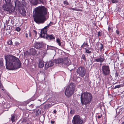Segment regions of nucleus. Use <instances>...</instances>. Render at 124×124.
<instances>
[{"mask_svg": "<svg viewBox=\"0 0 124 124\" xmlns=\"http://www.w3.org/2000/svg\"><path fill=\"white\" fill-rule=\"evenodd\" d=\"M49 25L45 27L43 29L41 30V34L40 35L41 37L46 38L50 40L54 39L55 37L52 35H49L47 34V29L49 27Z\"/></svg>", "mask_w": 124, "mask_h": 124, "instance_id": "obj_5", "label": "nucleus"}, {"mask_svg": "<svg viewBox=\"0 0 124 124\" xmlns=\"http://www.w3.org/2000/svg\"><path fill=\"white\" fill-rule=\"evenodd\" d=\"M91 48H85V53L90 54L91 53Z\"/></svg>", "mask_w": 124, "mask_h": 124, "instance_id": "obj_18", "label": "nucleus"}, {"mask_svg": "<svg viewBox=\"0 0 124 124\" xmlns=\"http://www.w3.org/2000/svg\"><path fill=\"white\" fill-rule=\"evenodd\" d=\"M34 21L38 24L43 23L47 19L45 16L47 14V9L44 6H39L35 8Z\"/></svg>", "mask_w": 124, "mask_h": 124, "instance_id": "obj_2", "label": "nucleus"}, {"mask_svg": "<svg viewBox=\"0 0 124 124\" xmlns=\"http://www.w3.org/2000/svg\"><path fill=\"white\" fill-rule=\"evenodd\" d=\"M3 66V61L1 60H0V68L2 67Z\"/></svg>", "mask_w": 124, "mask_h": 124, "instance_id": "obj_24", "label": "nucleus"}, {"mask_svg": "<svg viewBox=\"0 0 124 124\" xmlns=\"http://www.w3.org/2000/svg\"><path fill=\"white\" fill-rule=\"evenodd\" d=\"M77 72L79 76L83 77L85 76V69L83 67H79L77 69Z\"/></svg>", "mask_w": 124, "mask_h": 124, "instance_id": "obj_8", "label": "nucleus"}, {"mask_svg": "<svg viewBox=\"0 0 124 124\" xmlns=\"http://www.w3.org/2000/svg\"><path fill=\"white\" fill-rule=\"evenodd\" d=\"M83 44L84 46L86 48L88 46V43L87 42H84L83 43Z\"/></svg>", "mask_w": 124, "mask_h": 124, "instance_id": "obj_25", "label": "nucleus"}, {"mask_svg": "<svg viewBox=\"0 0 124 124\" xmlns=\"http://www.w3.org/2000/svg\"><path fill=\"white\" fill-rule=\"evenodd\" d=\"M1 94L0 93V97H1Z\"/></svg>", "mask_w": 124, "mask_h": 124, "instance_id": "obj_48", "label": "nucleus"}, {"mask_svg": "<svg viewBox=\"0 0 124 124\" xmlns=\"http://www.w3.org/2000/svg\"><path fill=\"white\" fill-rule=\"evenodd\" d=\"M44 64L43 63V61L40 60L39 61V67L40 68H42L44 66Z\"/></svg>", "mask_w": 124, "mask_h": 124, "instance_id": "obj_19", "label": "nucleus"}, {"mask_svg": "<svg viewBox=\"0 0 124 124\" xmlns=\"http://www.w3.org/2000/svg\"><path fill=\"white\" fill-rule=\"evenodd\" d=\"M15 3V6L18 7V8L19 7L21 6V4L19 0H16Z\"/></svg>", "mask_w": 124, "mask_h": 124, "instance_id": "obj_17", "label": "nucleus"}, {"mask_svg": "<svg viewBox=\"0 0 124 124\" xmlns=\"http://www.w3.org/2000/svg\"><path fill=\"white\" fill-rule=\"evenodd\" d=\"M121 124H124V121Z\"/></svg>", "mask_w": 124, "mask_h": 124, "instance_id": "obj_47", "label": "nucleus"}, {"mask_svg": "<svg viewBox=\"0 0 124 124\" xmlns=\"http://www.w3.org/2000/svg\"><path fill=\"white\" fill-rule=\"evenodd\" d=\"M105 60V58L104 57L102 56L100 57L99 58H97L95 59V61L97 62H100L101 63H102Z\"/></svg>", "mask_w": 124, "mask_h": 124, "instance_id": "obj_14", "label": "nucleus"}, {"mask_svg": "<svg viewBox=\"0 0 124 124\" xmlns=\"http://www.w3.org/2000/svg\"><path fill=\"white\" fill-rule=\"evenodd\" d=\"M33 31L35 33V36H36V35L37 34V32L35 30H33Z\"/></svg>", "mask_w": 124, "mask_h": 124, "instance_id": "obj_35", "label": "nucleus"}, {"mask_svg": "<svg viewBox=\"0 0 124 124\" xmlns=\"http://www.w3.org/2000/svg\"><path fill=\"white\" fill-rule=\"evenodd\" d=\"M54 65V62L52 61L46 63L45 64V66L47 68L51 67Z\"/></svg>", "mask_w": 124, "mask_h": 124, "instance_id": "obj_16", "label": "nucleus"}, {"mask_svg": "<svg viewBox=\"0 0 124 124\" xmlns=\"http://www.w3.org/2000/svg\"><path fill=\"white\" fill-rule=\"evenodd\" d=\"M16 31H20V29L19 27H17L16 29Z\"/></svg>", "mask_w": 124, "mask_h": 124, "instance_id": "obj_34", "label": "nucleus"}, {"mask_svg": "<svg viewBox=\"0 0 124 124\" xmlns=\"http://www.w3.org/2000/svg\"><path fill=\"white\" fill-rule=\"evenodd\" d=\"M70 113L71 114V111H70Z\"/></svg>", "mask_w": 124, "mask_h": 124, "instance_id": "obj_49", "label": "nucleus"}, {"mask_svg": "<svg viewBox=\"0 0 124 124\" xmlns=\"http://www.w3.org/2000/svg\"><path fill=\"white\" fill-rule=\"evenodd\" d=\"M63 63L68 65L70 64V61L68 57H65L63 58Z\"/></svg>", "mask_w": 124, "mask_h": 124, "instance_id": "obj_12", "label": "nucleus"}, {"mask_svg": "<svg viewBox=\"0 0 124 124\" xmlns=\"http://www.w3.org/2000/svg\"><path fill=\"white\" fill-rule=\"evenodd\" d=\"M121 86L122 85H117L115 86L114 88L115 89V88H119V87H121Z\"/></svg>", "mask_w": 124, "mask_h": 124, "instance_id": "obj_28", "label": "nucleus"}, {"mask_svg": "<svg viewBox=\"0 0 124 124\" xmlns=\"http://www.w3.org/2000/svg\"><path fill=\"white\" fill-rule=\"evenodd\" d=\"M20 14L23 16H24L26 14V12L24 9H22L20 11Z\"/></svg>", "mask_w": 124, "mask_h": 124, "instance_id": "obj_20", "label": "nucleus"}, {"mask_svg": "<svg viewBox=\"0 0 124 124\" xmlns=\"http://www.w3.org/2000/svg\"><path fill=\"white\" fill-rule=\"evenodd\" d=\"M63 3L64 4H66L68 5L69 4V3H68V2L66 0L64 1L63 2Z\"/></svg>", "mask_w": 124, "mask_h": 124, "instance_id": "obj_33", "label": "nucleus"}, {"mask_svg": "<svg viewBox=\"0 0 124 124\" xmlns=\"http://www.w3.org/2000/svg\"><path fill=\"white\" fill-rule=\"evenodd\" d=\"M112 2L113 3H116L118 2V0H112Z\"/></svg>", "mask_w": 124, "mask_h": 124, "instance_id": "obj_27", "label": "nucleus"}, {"mask_svg": "<svg viewBox=\"0 0 124 124\" xmlns=\"http://www.w3.org/2000/svg\"><path fill=\"white\" fill-rule=\"evenodd\" d=\"M34 47L37 49H39L42 48L43 46V44L42 42H37L35 43Z\"/></svg>", "mask_w": 124, "mask_h": 124, "instance_id": "obj_11", "label": "nucleus"}, {"mask_svg": "<svg viewBox=\"0 0 124 124\" xmlns=\"http://www.w3.org/2000/svg\"><path fill=\"white\" fill-rule=\"evenodd\" d=\"M82 58L84 60H86L84 54H83L82 55Z\"/></svg>", "mask_w": 124, "mask_h": 124, "instance_id": "obj_30", "label": "nucleus"}, {"mask_svg": "<svg viewBox=\"0 0 124 124\" xmlns=\"http://www.w3.org/2000/svg\"><path fill=\"white\" fill-rule=\"evenodd\" d=\"M31 101L29 100H28L27 101H25L24 102V103H25L26 104H27L29 103Z\"/></svg>", "mask_w": 124, "mask_h": 124, "instance_id": "obj_29", "label": "nucleus"}, {"mask_svg": "<svg viewBox=\"0 0 124 124\" xmlns=\"http://www.w3.org/2000/svg\"><path fill=\"white\" fill-rule=\"evenodd\" d=\"M116 33L117 34H119V32L118 31L116 30Z\"/></svg>", "mask_w": 124, "mask_h": 124, "instance_id": "obj_39", "label": "nucleus"}, {"mask_svg": "<svg viewBox=\"0 0 124 124\" xmlns=\"http://www.w3.org/2000/svg\"><path fill=\"white\" fill-rule=\"evenodd\" d=\"M19 44V43L18 42H16V45H18Z\"/></svg>", "mask_w": 124, "mask_h": 124, "instance_id": "obj_43", "label": "nucleus"}, {"mask_svg": "<svg viewBox=\"0 0 124 124\" xmlns=\"http://www.w3.org/2000/svg\"><path fill=\"white\" fill-rule=\"evenodd\" d=\"M12 44V42L11 40H10L8 42V44L9 45H11Z\"/></svg>", "mask_w": 124, "mask_h": 124, "instance_id": "obj_32", "label": "nucleus"}, {"mask_svg": "<svg viewBox=\"0 0 124 124\" xmlns=\"http://www.w3.org/2000/svg\"><path fill=\"white\" fill-rule=\"evenodd\" d=\"M6 68L9 70H14L20 68L21 63L19 59L12 55L5 56Z\"/></svg>", "mask_w": 124, "mask_h": 124, "instance_id": "obj_1", "label": "nucleus"}, {"mask_svg": "<svg viewBox=\"0 0 124 124\" xmlns=\"http://www.w3.org/2000/svg\"><path fill=\"white\" fill-rule=\"evenodd\" d=\"M24 3V5H23L24 6H25V5H26V3H25V1H23V2Z\"/></svg>", "mask_w": 124, "mask_h": 124, "instance_id": "obj_45", "label": "nucleus"}, {"mask_svg": "<svg viewBox=\"0 0 124 124\" xmlns=\"http://www.w3.org/2000/svg\"><path fill=\"white\" fill-rule=\"evenodd\" d=\"M100 46L99 47V48L101 50L103 48V45L102 44L100 43Z\"/></svg>", "mask_w": 124, "mask_h": 124, "instance_id": "obj_26", "label": "nucleus"}, {"mask_svg": "<svg viewBox=\"0 0 124 124\" xmlns=\"http://www.w3.org/2000/svg\"><path fill=\"white\" fill-rule=\"evenodd\" d=\"M102 70L103 74L105 75H108L110 73L109 68L108 66H102Z\"/></svg>", "mask_w": 124, "mask_h": 124, "instance_id": "obj_9", "label": "nucleus"}, {"mask_svg": "<svg viewBox=\"0 0 124 124\" xmlns=\"http://www.w3.org/2000/svg\"><path fill=\"white\" fill-rule=\"evenodd\" d=\"M93 96L91 93L88 92H84L81 94L80 99L82 104H86L92 101Z\"/></svg>", "mask_w": 124, "mask_h": 124, "instance_id": "obj_3", "label": "nucleus"}, {"mask_svg": "<svg viewBox=\"0 0 124 124\" xmlns=\"http://www.w3.org/2000/svg\"><path fill=\"white\" fill-rule=\"evenodd\" d=\"M54 113H55L56 112V111L55 110H54Z\"/></svg>", "mask_w": 124, "mask_h": 124, "instance_id": "obj_44", "label": "nucleus"}, {"mask_svg": "<svg viewBox=\"0 0 124 124\" xmlns=\"http://www.w3.org/2000/svg\"><path fill=\"white\" fill-rule=\"evenodd\" d=\"M11 0H5L6 4L3 6V10L9 12L10 13L13 12L15 10V8L11 2Z\"/></svg>", "mask_w": 124, "mask_h": 124, "instance_id": "obj_4", "label": "nucleus"}, {"mask_svg": "<svg viewBox=\"0 0 124 124\" xmlns=\"http://www.w3.org/2000/svg\"><path fill=\"white\" fill-rule=\"evenodd\" d=\"M100 33V32H98V36H99L100 35L99 33Z\"/></svg>", "mask_w": 124, "mask_h": 124, "instance_id": "obj_46", "label": "nucleus"}, {"mask_svg": "<svg viewBox=\"0 0 124 124\" xmlns=\"http://www.w3.org/2000/svg\"><path fill=\"white\" fill-rule=\"evenodd\" d=\"M29 36L30 37H31V34L30 32L29 33Z\"/></svg>", "mask_w": 124, "mask_h": 124, "instance_id": "obj_40", "label": "nucleus"}, {"mask_svg": "<svg viewBox=\"0 0 124 124\" xmlns=\"http://www.w3.org/2000/svg\"><path fill=\"white\" fill-rule=\"evenodd\" d=\"M72 122L73 124H83V121L79 116L76 115L73 117Z\"/></svg>", "mask_w": 124, "mask_h": 124, "instance_id": "obj_7", "label": "nucleus"}, {"mask_svg": "<svg viewBox=\"0 0 124 124\" xmlns=\"http://www.w3.org/2000/svg\"><path fill=\"white\" fill-rule=\"evenodd\" d=\"M56 42H57L60 46L63 48L65 45V42H61L60 39L59 38H57L56 39Z\"/></svg>", "mask_w": 124, "mask_h": 124, "instance_id": "obj_13", "label": "nucleus"}, {"mask_svg": "<svg viewBox=\"0 0 124 124\" xmlns=\"http://www.w3.org/2000/svg\"><path fill=\"white\" fill-rule=\"evenodd\" d=\"M70 9H72L73 10L76 11H80V9L79 8H70Z\"/></svg>", "mask_w": 124, "mask_h": 124, "instance_id": "obj_23", "label": "nucleus"}, {"mask_svg": "<svg viewBox=\"0 0 124 124\" xmlns=\"http://www.w3.org/2000/svg\"><path fill=\"white\" fill-rule=\"evenodd\" d=\"M74 88V86L73 83H71L69 85L65 90V94L66 96L71 97L73 93Z\"/></svg>", "mask_w": 124, "mask_h": 124, "instance_id": "obj_6", "label": "nucleus"}, {"mask_svg": "<svg viewBox=\"0 0 124 124\" xmlns=\"http://www.w3.org/2000/svg\"><path fill=\"white\" fill-rule=\"evenodd\" d=\"M15 116L14 115H12L11 117V120L12 122H14L15 121Z\"/></svg>", "mask_w": 124, "mask_h": 124, "instance_id": "obj_22", "label": "nucleus"}, {"mask_svg": "<svg viewBox=\"0 0 124 124\" xmlns=\"http://www.w3.org/2000/svg\"><path fill=\"white\" fill-rule=\"evenodd\" d=\"M30 52L32 55H34L36 53V51L34 48H31L30 49Z\"/></svg>", "mask_w": 124, "mask_h": 124, "instance_id": "obj_21", "label": "nucleus"}, {"mask_svg": "<svg viewBox=\"0 0 124 124\" xmlns=\"http://www.w3.org/2000/svg\"><path fill=\"white\" fill-rule=\"evenodd\" d=\"M63 62V58H59L57 60H54V63H56L59 64L62 63Z\"/></svg>", "mask_w": 124, "mask_h": 124, "instance_id": "obj_15", "label": "nucleus"}, {"mask_svg": "<svg viewBox=\"0 0 124 124\" xmlns=\"http://www.w3.org/2000/svg\"><path fill=\"white\" fill-rule=\"evenodd\" d=\"M26 37H27V38L28 37V36H29V33L28 34L27 33H26Z\"/></svg>", "mask_w": 124, "mask_h": 124, "instance_id": "obj_38", "label": "nucleus"}, {"mask_svg": "<svg viewBox=\"0 0 124 124\" xmlns=\"http://www.w3.org/2000/svg\"><path fill=\"white\" fill-rule=\"evenodd\" d=\"M31 4L32 5H36L39 4H43L44 2L41 0H35L34 1L32 0L30 1Z\"/></svg>", "mask_w": 124, "mask_h": 124, "instance_id": "obj_10", "label": "nucleus"}, {"mask_svg": "<svg viewBox=\"0 0 124 124\" xmlns=\"http://www.w3.org/2000/svg\"><path fill=\"white\" fill-rule=\"evenodd\" d=\"M90 61L91 62H90V63H89V64H90V65H92V63H93V62H92V61L91 60H90Z\"/></svg>", "mask_w": 124, "mask_h": 124, "instance_id": "obj_36", "label": "nucleus"}, {"mask_svg": "<svg viewBox=\"0 0 124 124\" xmlns=\"http://www.w3.org/2000/svg\"><path fill=\"white\" fill-rule=\"evenodd\" d=\"M81 47L82 48H85V47L84 46V45H83V44L81 46Z\"/></svg>", "mask_w": 124, "mask_h": 124, "instance_id": "obj_42", "label": "nucleus"}, {"mask_svg": "<svg viewBox=\"0 0 124 124\" xmlns=\"http://www.w3.org/2000/svg\"><path fill=\"white\" fill-rule=\"evenodd\" d=\"M54 121H51V124H54Z\"/></svg>", "mask_w": 124, "mask_h": 124, "instance_id": "obj_41", "label": "nucleus"}, {"mask_svg": "<svg viewBox=\"0 0 124 124\" xmlns=\"http://www.w3.org/2000/svg\"><path fill=\"white\" fill-rule=\"evenodd\" d=\"M101 116V115H98L97 117L99 119L100 118Z\"/></svg>", "mask_w": 124, "mask_h": 124, "instance_id": "obj_37", "label": "nucleus"}, {"mask_svg": "<svg viewBox=\"0 0 124 124\" xmlns=\"http://www.w3.org/2000/svg\"><path fill=\"white\" fill-rule=\"evenodd\" d=\"M0 88L1 89L4 90L3 87L2 86V84L1 82H0Z\"/></svg>", "mask_w": 124, "mask_h": 124, "instance_id": "obj_31", "label": "nucleus"}]
</instances>
